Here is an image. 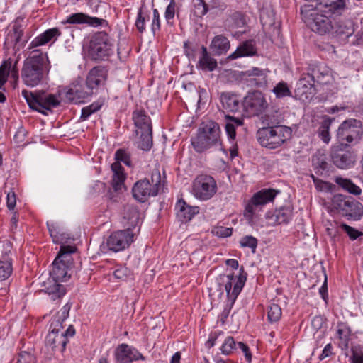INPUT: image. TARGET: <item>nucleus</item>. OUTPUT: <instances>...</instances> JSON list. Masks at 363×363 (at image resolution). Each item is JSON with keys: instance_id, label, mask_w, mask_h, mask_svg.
<instances>
[{"instance_id": "obj_36", "label": "nucleus", "mask_w": 363, "mask_h": 363, "mask_svg": "<svg viewBox=\"0 0 363 363\" xmlns=\"http://www.w3.org/2000/svg\"><path fill=\"white\" fill-rule=\"evenodd\" d=\"M11 250L5 252L0 259V281L7 279L13 272L12 259L10 257Z\"/></svg>"}, {"instance_id": "obj_58", "label": "nucleus", "mask_w": 363, "mask_h": 363, "mask_svg": "<svg viewBox=\"0 0 363 363\" xmlns=\"http://www.w3.org/2000/svg\"><path fill=\"white\" fill-rule=\"evenodd\" d=\"M231 18L237 28H242L247 23L246 16L242 12L233 13Z\"/></svg>"}, {"instance_id": "obj_17", "label": "nucleus", "mask_w": 363, "mask_h": 363, "mask_svg": "<svg viewBox=\"0 0 363 363\" xmlns=\"http://www.w3.org/2000/svg\"><path fill=\"white\" fill-rule=\"evenodd\" d=\"M133 197L140 202L146 201L150 196L157 195V187H152L147 179H143L135 183L132 189Z\"/></svg>"}, {"instance_id": "obj_9", "label": "nucleus", "mask_w": 363, "mask_h": 363, "mask_svg": "<svg viewBox=\"0 0 363 363\" xmlns=\"http://www.w3.org/2000/svg\"><path fill=\"white\" fill-rule=\"evenodd\" d=\"M22 95L28 106L38 111H41L40 108L50 110L60 105V100L54 94H48L45 92L34 94L28 90H23Z\"/></svg>"}, {"instance_id": "obj_33", "label": "nucleus", "mask_w": 363, "mask_h": 363, "mask_svg": "<svg viewBox=\"0 0 363 363\" xmlns=\"http://www.w3.org/2000/svg\"><path fill=\"white\" fill-rule=\"evenodd\" d=\"M230 41L223 35H218L215 36L210 45V49L215 55L225 54L230 49Z\"/></svg>"}, {"instance_id": "obj_41", "label": "nucleus", "mask_w": 363, "mask_h": 363, "mask_svg": "<svg viewBox=\"0 0 363 363\" xmlns=\"http://www.w3.org/2000/svg\"><path fill=\"white\" fill-rule=\"evenodd\" d=\"M292 216V210L289 207H281L274 211L273 217L277 224L287 223Z\"/></svg>"}, {"instance_id": "obj_16", "label": "nucleus", "mask_w": 363, "mask_h": 363, "mask_svg": "<svg viewBox=\"0 0 363 363\" xmlns=\"http://www.w3.org/2000/svg\"><path fill=\"white\" fill-rule=\"evenodd\" d=\"M114 357L116 363H132L145 359L138 350L125 343H122L116 348Z\"/></svg>"}, {"instance_id": "obj_35", "label": "nucleus", "mask_w": 363, "mask_h": 363, "mask_svg": "<svg viewBox=\"0 0 363 363\" xmlns=\"http://www.w3.org/2000/svg\"><path fill=\"white\" fill-rule=\"evenodd\" d=\"M111 169L113 172L112 178V187L115 191H118L124 186L125 174L123 168L119 162H113L111 164Z\"/></svg>"}, {"instance_id": "obj_34", "label": "nucleus", "mask_w": 363, "mask_h": 363, "mask_svg": "<svg viewBox=\"0 0 363 363\" xmlns=\"http://www.w3.org/2000/svg\"><path fill=\"white\" fill-rule=\"evenodd\" d=\"M61 35L60 31L57 28H50L44 33L34 38L31 42L29 48L43 45L51 40H55Z\"/></svg>"}, {"instance_id": "obj_28", "label": "nucleus", "mask_w": 363, "mask_h": 363, "mask_svg": "<svg viewBox=\"0 0 363 363\" xmlns=\"http://www.w3.org/2000/svg\"><path fill=\"white\" fill-rule=\"evenodd\" d=\"M260 21L264 29L269 31L275 30L279 31V23L276 26L275 13L270 6L264 7L260 11Z\"/></svg>"}, {"instance_id": "obj_7", "label": "nucleus", "mask_w": 363, "mask_h": 363, "mask_svg": "<svg viewBox=\"0 0 363 363\" xmlns=\"http://www.w3.org/2000/svg\"><path fill=\"white\" fill-rule=\"evenodd\" d=\"M363 129L362 122L356 119H349L343 121L337 130V140L339 144H356L362 138Z\"/></svg>"}, {"instance_id": "obj_4", "label": "nucleus", "mask_w": 363, "mask_h": 363, "mask_svg": "<svg viewBox=\"0 0 363 363\" xmlns=\"http://www.w3.org/2000/svg\"><path fill=\"white\" fill-rule=\"evenodd\" d=\"M291 128L286 125L262 127L257 132V138L259 144L270 150L281 147L291 138Z\"/></svg>"}, {"instance_id": "obj_14", "label": "nucleus", "mask_w": 363, "mask_h": 363, "mask_svg": "<svg viewBox=\"0 0 363 363\" xmlns=\"http://www.w3.org/2000/svg\"><path fill=\"white\" fill-rule=\"evenodd\" d=\"M136 232L128 230H118L112 233L108 238L106 244L113 252H119L128 247L133 242Z\"/></svg>"}, {"instance_id": "obj_64", "label": "nucleus", "mask_w": 363, "mask_h": 363, "mask_svg": "<svg viewBox=\"0 0 363 363\" xmlns=\"http://www.w3.org/2000/svg\"><path fill=\"white\" fill-rule=\"evenodd\" d=\"M174 12H175V2L174 0H171L169 4L167 6L164 16L165 18L169 21L170 19H172L174 16Z\"/></svg>"}, {"instance_id": "obj_1", "label": "nucleus", "mask_w": 363, "mask_h": 363, "mask_svg": "<svg viewBox=\"0 0 363 363\" xmlns=\"http://www.w3.org/2000/svg\"><path fill=\"white\" fill-rule=\"evenodd\" d=\"M343 0H320L315 6L304 4L301 8V15L306 26L320 35L332 34L333 14L343 9Z\"/></svg>"}, {"instance_id": "obj_8", "label": "nucleus", "mask_w": 363, "mask_h": 363, "mask_svg": "<svg viewBox=\"0 0 363 363\" xmlns=\"http://www.w3.org/2000/svg\"><path fill=\"white\" fill-rule=\"evenodd\" d=\"M216 191V182L210 175H198L192 183V194L198 199L207 201L211 199Z\"/></svg>"}, {"instance_id": "obj_51", "label": "nucleus", "mask_w": 363, "mask_h": 363, "mask_svg": "<svg viewBox=\"0 0 363 363\" xmlns=\"http://www.w3.org/2000/svg\"><path fill=\"white\" fill-rule=\"evenodd\" d=\"M11 67V59H8L7 60L4 61L0 66V89L4 85V84L7 81Z\"/></svg>"}, {"instance_id": "obj_22", "label": "nucleus", "mask_w": 363, "mask_h": 363, "mask_svg": "<svg viewBox=\"0 0 363 363\" xmlns=\"http://www.w3.org/2000/svg\"><path fill=\"white\" fill-rule=\"evenodd\" d=\"M62 329L59 327V329H55L50 325V331L45 338V345L50 347L52 350L58 349L62 352L65 349L67 342V338L65 337V333H60Z\"/></svg>"}, {"instance_id": "obj_57", "label": "nucleus", "mask_w": 363, "mask_h": 363, "mask_svg": "<svg viewBox=\"0 0 363 363\" xmlns=\"http://www.w3.org/2000/svg\"><path fill=\"white\" fill-rule=\"evenodd\" d=\"M351 363H363V351L359 346L352 347L351 349Z\"/></svg>"}, {"instance_id": "obj_12", "label": "nucleus", "mask_w": 363, "mask_h": 363, "mask_svg": "<svg viewBox=\"0 0 363 363\" xmlns=\"http://www.w3.org/2000/svg\"><path fill=\"white\" fill-rule=\"evenodd\" d=\"M91 94L83 82H74L60 91V95H63L66 101L74 104L83 102Z\"/></svg>"}, {"instance_id": "obj_62", "label": "nucleus", "mask_w": 363, "mask_h": 363, "mask_svg": "<svg viewBox=\"0 0 363 363\" xmlns=\"http://www.w3.org/2000/svg\"><path fill=\"white\" fill-rule=\"evenodd\" d=\"M160 28V13L158 11L155 9L153 10V18L151 26V29L152 33L155 35L157 30H159Z\"/></svg>"}, {"instance_id": "obj_32", "label": "nucleus", "mask_w": 363, "mask_h": 363, "mask_svg": "<svg viewBox=\"0 0 363 363\" xmlns=\"http://www.w3.org/2000/svg\"><path fill=\"white\" fill-rule=\"evenodd\" d=\"M220 101L222 106L228 111L235 112L240 106V99L238 95L231 92H222L220 94Z\"/></svg>"}, {"instance_id": "obj_2", "label": "nucleus", "mask_w": 363, "mask_h": 363, "mask_svg": "<svg viewBox=\"0 0 363 363\" xmlns=\"http://www.w3.org/2000/svg\"><path fill=\"white\" fill-rule=\"evenodd\" d=\"M50 69V65L47 55L39 50H35L23 62L21 79L26 86L34 87L44 80Z\"/></svg>"}, {"instance_id": "obj_6", "label": "nucleus", "mask_w": 363, "mask_h": 363, "mask_svg": "<svg viewBox=\"0 0 363 363\" xmlns=\"http://www.w3.org/2000/svg\"><path fill=\"white\" fill-rule=\"evenodd\" d=\"M112 39L105 32H98L91 38L89 46V56L94 60H104L113 52Z\"/></svg>"}, {"instance_id": "obj_56", "label": "nucleus", "mask_w": 363, "mask_h": 363, "mask_svg": "<svg viewBox=\"0 0 363 363\" xmlns=\"http://www.w3.org/2000/svg\"><path fill=\"white\" fill-rule=\"evenodd\" d=\"M162 184L161 174L158 168H155L151 172V183L152 187H157V193Z\"/></svg>"}, {"instance_id": "obj_19", "label": "nucleus", "mask_w": 363, "mask_h": 363, "mask_svg": "<svg viewBox=\"0 0 363 363\" xmlns=\"http://www.w3.org/2000/svg\"><path fill=\"white\" fill-rule=\"evenodd\" d=\"M23 29L21 25L15 23L7 33L4 45L7 49L12 48L15 52L23 47L25 41L22 40Z\"/></svg>"}, {"instance_id": "obj_25", "label": "nucleus", "mask_w": 363, "mask_h": 363, "mask_svg": "<svg viewBox=\"0 0 363 363\" xmlns=\"http://www.w3.org/2000/svg\"><path fill=\"white\" fill-rule=\"evenodd\" d=\"M66 22L70 24H87L91 26H101L106 22L102 18L97 17H91L84 13H76L69 16L67 18Z\"/></svg>"}, {"instance_id": "obj_31", "label": "nucleus", "mask_w": 363, "mask_h": 363, "mask_svg": "<svg viewBox=\"0 0 363 363\" xmlns=\"http://www.w3.org/2000/svg\"><path fill=\"white\" fill-rule=\"evenodd\" d=\"M218 63L216 60L211 57L205 46H202L197 67L203 71L212 72L216 69Z\"/></svg>"}, {"instance_id": "obj_54", "label": "nucleus", "mask_w": 363, "mask_h": 363, "mask_svg": "<svg viewBox=\"0 0 363 363\" xmlns=\"http://www.w3.org/2000/svg\"><path fill=\"white\" fill-rule=\"evenodd\" d=\"M281 316V309L277 304H272L268 309V319L270 322L278 321Z\"/></svg>"}, {"instance_id": "obj_46", "label": "nucleus", "mask_w": 363, "mask_h": 363, "mask_svg": "<svg viewBox=\"0 0 363 363\" xmlns=\"http://www.w3.org/2000/svg\"><path fill=\"white\" fill-rule=\"evenodd\" d=\"M47 292L50 296L51 298L55 301L63 296L66 291L63 285L58 284V281H55L47 288Z\"/></svg>"}, {"instance_id": "obj_45", "label": "nucleus", "mask_w": 363, "mask_h": 363, "mask_svg": "<svg viewBox=\"0 0 363 363\" xmlns=\"http://www.w3.org/2000/svg\"><path fill=\"white\" fill-rule=\"evenodd\" d=\"M262 122L264 127L279 126L281 122L280 116L277 111L268 112L262 117Z\"/></svg>"}, {"instance_id": "obj_23", "label": "nucleus", "mask_w": 363, "mask_h": 363, "mask_svg": "<svg viewBox=\"0 0 363 363\" xmlns=\"http://www.w3.org/2000/svg\"><path fill=\"white\" fill-rule=\"evenodd\" d=\"M354 23L350 19H340L334 22L332 35L340 38H347L354 32Z\"/></svg>"}, {"instance_id": "obj_27", "label": "nucleus", "mask_w": 363, "mask_h": 363, "mask_svg": "<svg viewBox=\"0 0 363 363\" xmlns=\"http://www.w3.org/2000/svg\"><path fill=\"white\" fill-rule=\"evenodd\" d=\"M257 48L255 47V43L252 40H246L241 43L236 49L235 52L231 53L228 59L230 60H235L243 57H250L256 55Z\"/></svg>"}, {"instance_id": "obj_49", "label": "nucleus", "mask_w": 363, "mask_h": 363, "mask_svg": "<svg viewBox=\"0 0 363 363\" xmlns=\"http://www.w3.org/2000/svg\"><path fill=\"white\" fill-rule=\"evenodd\" d=\"M238 349V342L231 336H228L225 339L220 347L222 354L225 355H229Z\"/></svg>"}, {"instance_id": "obj_53", "label": "nucleus", "mask_w": 363, "mask_h": 363, "mask_svg": "<svg viewBox=\"0 0 363 363\" xmlns=\"http://www.w3.org/2000/svg\"><path fill=\"white\" fill-rule=\"evenodd\" d=\"M116 162H123L128 167H131L130 155L125 150L119 149L115 153Z\"/></svg>"}, {"instance_id": "obj_48", "label": "nucleus", "mask_w": 363, "mask_h": 363, "mask_svg": "<svg viewBox=\"0 0 363 363\" xmlns=\"http://www.w3.org/2000/svg\"><path fill=\"white\" fill-rule=\"evenodd\" d=\"M354 205L353 202L346 200L341 195L335 196L333 199V206L340 211H347V208Z\"/></svg>"}, {"instance_id": "obj_39", "label": "nucleus", "mask_w": 363, "mask_h": 363, "mask_svg": "<svg viewBox=\"0 0 363 363\" xmlns=\"http://www.w3.org/2000/svg\"><path fill=\"white\" fill-rule=\"evenodd\" d=\"M71 306V304L67 303L61 308L57 315L52 319L50 324L54 330L59 329V327L63 328L62 323L68 318Z\"/></svg>"}, {"instance_id": "obj_55", "label": "nucleus", "mask_w": 363, "mask_h": 363, "mask_svg": "<svg viewBox=\"0 0 363 363\" xmlns=\"http://www.w3.org/2000/svg\"><path fill=\"white\" fill-rule=\"evenodd\" d=\"M47 226L50 233V236L55 243H61L62 238H60L59 234L61 230L60 228L55 223H47Z\"/></svg>"}, {"instance_id": "obj_10", "label": "nucleus", "mask_w": 363, "mask_h": 363, "mask_svg": "<svg viewBox=\"0 0 363 363\" xmlns=\"http://www.w3.org/2000/svg\"><path fill=\"white\" fill-rule=\"evenodd\" d=\"M345 144H337L332 147L330 157L333 163L340 169H348L355 162V155Z\"/></svg>"}, {"instance_id": "obj_50", "label": "nucleus", "mask_w": 363, "mask_h": 363, "mask_svg": "<svg viewBox=\"0 0 363 363\" xmlns=\"http://www.w3.org/2000/svg\"><path fill=\"white\" fill-rule=\"evenodd\" d=\"M272 92L278 99L291 96V91H290L288 84L284 82H279L272 89Z\"/></svg>"}, {"instance_id": "obj_63", "label": "nucleus", "mask_w": 363, "mask_h": 363, "mask_svg": "<svg viewBox=\"0 0 363 363\" xmlns=\"http://www.w3.org/2000/svg\"><path fill=\"white\" fill-rule=\"evenodd\" d=\"M16 203V197L14 191L8 192L6 197V205L9 210H13Z\"/></svg>"}, {"instance_id": "obj_20", "label": "nucleus", "mask_w": 363, "mask_h": 363, "mask_svg": "<svg viewBox=\"0 0 363 363\" xmlns=\"http://www.w3.org/2000/svg\"><path fill=\"white\" fill-rule=\"evenodd\" d=\"M313 76L309 72L303 73L296 84V92L300 97L308 99L315 94Z\"/></svg>"}, {"instance_id": "obj_29", "label": "nucleus", "mask_w": 363, "mask_h": 363, "mask_svg": "<svg viewBox=\"0 0 363 363\" xmlns=\"http://www.w3.org/2000/svg\"><path fill=\"white\" fill-rule=\"evenodd\" d=\"M311 76H313L314 82L324 85L328 84L333 80L330 69L323 65H317L311 69Z\"/></svg>"}, {"instance_id": "obj_21", "label": "nucleus", "mask_w": 363, "mask_h": 363, "mask_svg": "<svg viewBox=\"0 0 363 363\" xmlns=\"http://www.w3.org/2000/svg\"><path fill=\"white\" fill-rule=\"evenodd\" d=\"M106 79L107 70L106 68L101 66L94 67L87 74L86 79V88L92 92L93 89L104 84Z\"/></svg>"}, {"instance_id": "obj_3", "label": "nucleus", "mask_w": 363, "mask_h": 363, "mask_svg": "<svg viewBox=\"0 0 363 363\" xmlns=\"http://www.w3.org/2000/svg\"><path fill=\"white\" fill-rule=\"evenodd\" d=\"M191 143L196 152H203L212 147L222 145L219 125L211 120L203 121L196 136L191 138Z\"/></svg>"}, {"instance_id": "obj_30", "label": "nucleus", "mask_w": 363, "mask_h": 363, "mask_svg": "<svg viewBox=\"0 0 363 363\" xmlns=\"http://www.w3.org/2000/svg\"><path fill=\"white\" fill-rule=\"evenodd\" d=\"M133 120L136 128L137 135H139V131L152 129L151 119L143 109H136L133 111Z\"/></svg>"}, {"instance_id": "obj_43", "label": "nucleus", "mask_w": 363, "mask_h": 363, "mask_svg": "<svg viewBox=\"0 0 363 363\" xmlns=\"http://www.w3.org/2000/svg\"><path fill=\"white\" fill-rule=\"evenodd\" d=\"M335 182L342 189L354 195H359L362 192L361 189L352 183L350 179H344L342 177H336Z\"/></svg>"}, {"instance_id": "obj_60", "label": "nucleus", "mask_w": 363, "mask_h": 363, "mask_svg": "<svg viewBox=\"0 0 363 363\" xmlns=\"http://www.w3.org/2000/svg\"><path fill=\"white\" fill-rule=\"evenodd\" d=\"M17 363H35V358L30 352L23 351L19 353Z\"/></svg>"}, {"instance_id": "obj_5", "label": "nucleus", "mask_w": 363, "mask_h": 363, "mask_svg": "<svg viewBox=\"0 0 363 363\" xmlns=\"http://www.w3.org/2000/svg\"><path fill=\"white\" fill-rule=\"evenodd\" d=\"M74 246L62 245L58 255L52 263L50 275L54 281H65L70 277L72 265L71 254L76 251Z\"/></svg>"}, {"instance_id": "obj_38", "label": "nucleus", "mask_w": 363, "mask_h": 363, "mask_svg": "<svg viewBox=\"0 0 363 363\" xmlns=\"http://www.w3.org/2000/svg\"><path fill=\"white\" fill-rule=\"evenodd\" d=\"M225 119L226 124L225 128L226 133L231 140H235L236 137L235 128L242 125L243 120L229 115L225 116Z\"/></svg>"}, {"instance_id": "obj_11", "label": "nucleus", "mask_w": 363, "mask_h": 363, "mask_svg": "<svg viewBox=\"0 0 363 363\" xmlns=\"http://www.w3.org/2000/svg\"><path fill=\"white\" fill-rule=\"evenodd\" d=\"M264 95L259 91L249 92L244 98L245 111L252 116L262 114L268 107Z\"/></svg>"}, {"instance_id": "obj_13", "label": "nucleus", "mask_w": 363, "mask_h": 363, "mask_svg": "<svg viewBox=\"0 0 363 363\" xmlns=\"http://www.w3.org/2000/svg\"><path fill=\"white\" fill-rule=\"evenodd\" d=\"M238 276H234L233 273L226 276L225 289L228 299L234 303L241 292L247 279V274L244 273L243 267L240 269Z\"/></svg>"}, {"instance_id": "obj_18", "label": "nucleus", "mask_w": 363, "mask_h": 363, "mask_svg": "<svg viewBox=\"0 0 363 363\" xmlns=\"http://www.w3.org/2000/svg\"><path fill=\"white\" fill-rule=\"evenodd\" d=\"M141 219L140 213L136 206L127 204L124 206L123 212V224L126 228L125 230L135 232L137 228V233L140 230V222Z\"/></svg>"}, {"instance_id": "obj_47", "label": "nucleus", "mask_w": 363, "mask_h": 363, "mask_svg": "<svg viewBox=\"0 0 363 363\" xmlns=\"http://www.w3.org/2000/svg\"><path fill=\"white\" fill-rule=\"evenodd\" d=\"M337 333L342 348H347L350 340V329L344 324H338Z\"/></svg>"}, {"instance_id": "obj_37", "label": "nucleus", "mask_w": 363, "mask_h": 363, "mask_svg": "<svg viewBox=\"0 0 363 363\" xmlns=\"http://www.w3.org/2000/svg\"><path fill=\"white\" fill-rule=\"evenodd\" d=\"M139 135L137 147L144 151L150 150L152 146V129L139 131Z\"/></svg>"}, {"instance_id": "obj_44", "label": "nucleus", "mask_w": 363, "mask_h": 363, "mask_svg": "<svg viewBox=\"0 0 363 363\" xmlns=\"http://www.w3.org/2000/svg\"><path fill=\"white\" fill-rule=\"evenodd\" d=\"M150 16L147 11H145L143 7L141 6L137 14L135 26L139 33H143L145 31L146 21H149Z\"/></svg>"}, {"instance_id": "obj_42", "label": "nucleus", "mask_w": 363, "mask_h": 363, "mask_svg": "<svg viewBox=\"0 0 363 363\" xmlns=\"http://www.w3.org/2000/svg\"><path fill=\"white\" fill-rule=\"evenodd\" d=\"M312 164L313 167L318 172H321L328 169V163L327 162V156L325 154L318 151L312 157Z\"/></svg>"}, {"instance_id": "obj_59", "label": "nucleus", "mask_w": 363, "mask_h": 363, "mask_svg": "<svg viewBox=\"0 0 363 363\" xmlns=\"http://www.w3.org/2000/svg\"><path fill=\"white\" fill-rule=\"evenodd\" d=\"M212 233L218 237L226 238L232 235L233 228L223 226H216L213 228Z\"/></svg>"}, {"instance_id": "obj_52", "label": "nucleus", "mask_w": 363, "mask_h": 363, "mask_svg": "<svg viewBox=\"0 0 363 363\" xmlns=\"http://www.w3.org/2000/svg\"><path fill=\"white\" fill-rule=\"evenodd\" d=\"M257 242V238L252 235L244 236L240 240V244L242 247H249L253 253L256 251Z\"/></svg>"}, {"instance_id": "obj_40", "label": "nucleus", "mask_w": 363, "mask_h": 363, "mask_svg": "<svg viewBox=\"0 0 363 363\" xmlns=\"http://www.w3.org/2000/svg\"><path fill=\"white\" fill-rule=\"evenodd\" d=\"M333 121V119L328 116L325 117L318 130L319 138L326 144L330 141V128Z\"/></svg>"}, {"instance_id": "obj_26", "label": "nucleus", "mask_w": 363, "mask_h": 363, "mask_svg": "<svg viewBox=\"0 0 363 363\" xmlns=\"http://www.w3.org/2000/svg\"><path fill=\"white\" fill-rule=\"evenodd\" d=\"M245 76L248 77L247 81L250 86L264 87L267 84V76L263 69L253 67L245 72Z\"/></svg>"}, {"instance_id": "obj_24", "label": "nucleus", "mask_w": 363, "mask_h": 363, "mask_svg": "<svg viewBox=\"0 0 363 363\" xmlns=\"http://www.w3.org/2000/svg\"><path fill=\"white\" fill-rule=\"evenodd\" d=\"M177 217L182 222H187L197 213L199 209L198 206L188 205L183 199L178 200L175 206Z\"/></svg>"}, {"instance_id": "obj_15", "label": "nucleus", "mask_w": 363, "mask_h": 363, "mask_svg": "<svg viewBox=\"0 0 363 363\" xmlns=\"http://www.w3.org/2000/svg\"><path fill=\"white\" fill-rule=\"evenodd\" d=\"M280 191L273 189H264L255 193L245 207V211L253 214L258 206H263L274 201Z\"/></svg>"}, {"instance_id": "obj_61", "label": "nucleus", "mask_w": 363, "mask_h": 363, "mask_svg": "<svg viewBox=\"0 0 363 363\" xmlns=\"http://www.w3.org/2000/svg\"><path fill=\"white\" fill-rule=\"evenodd\" d=\"M341 228L349 235V237L352 240H355L359 235H362V233H359L358 230H357L354 228H352L347 224H344V223L342 224Z\"/></svg>"}]
</instances>
